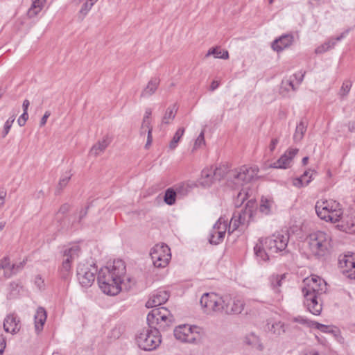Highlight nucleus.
<instances>
[{"label":"nucleus","instance_id":"nucleus-1","mask_svg":"<svg viewBox=\"0 0 355 355\" xmlns=\"http://www.w3.org/2000/svg\"><path fill=\"white\" fill-rule=\"evenodd\" d=\"M126 268L123 261L114 260L112 265L101 268L97 281L101 291L108 295H116L125 285Z\"/></svg>","mask_w":355,"mask_h":355},{"label":"nucleus","instance_id":"nucleus-2","mask_svg":"<svg viewBox=\"0 0 355 355\" xmlns=\"http://www.w3.org/2000/svg\"><path fill=\"white\" fill-rule=\"evenodd\" d=\"M258 171L257 167H248L247 166H242L238 169L230 171L227 164H220L213 169L214 177L216 180L219 181L226 175H228V179L232 182L235 187L250 182L257 175Z\"/></svg>","mask_w":355,"mask_h":355},{"label":"nucleus","instance_id":"nucleus-3","mask_svg":"<svg viewBox=\"0 0 355 355\" xmlns=\"http://www.w3.org/2000/svg\"><path fill=\"white\" fill-rule=\"evenodd\" d=\"M307 287L302 289L304 295V304L307 309L313 315H318L322 311V304L318 302V295L325 293L326 283L318 276H312L306 279Z\"/></svg>","mask_w":355,"mask_h":355},{"label":"nucleus","instance_id":"nucleus-4","mask_svg":"<svg viewBox=\"0 0 355 355\" xmlns=\"http://www.w3.org/2000/svg\"><path fill=\"white\" fill-rule=\"evenodd\" d=\"M306 242L312 254L318 258L328 254L331 248V236L322 231L311 233L306 238Z\"/></svg>","mask_w":355,"mask_h":355},{"label":"nucleus","instance_id":"nucleus-5","mask_svg":"<svg viewBox=\"0 0 355 355\" xmlns=\"http://www.w3.org/2000/svg\"><path fill=\"white\" fill-rule=\"evenodd\" d=\"M315 208L318 216L325 221L335 223L340 220L343 215L340 205L336 201H318Z\"/></svg>","mask_w":355,"mask_h":355},{"label":"nucleus","instance_id":"nucleus-6","mask_svg":"<svg viewBox=\"0 0 355 355\" xmlns=\"http://www.w3.org/2000/svg\"><path fill=\"white\" fill-rule=\"evenodd\" d=\"M136 342L138 347L145 351L155 349L161 343L159 331L157 327H148L142 329L136 336Z\"/></svg>","mask_w":355,"mask_h":355},{"label":"nucleus","instance_id":"nucleus-7","mask_svg":"<svg viewBox=\"0 0 355 355\" xmlns=\"http://www.w3.org/2000/svg\"><path fill=\"white\" fill-rule=\"evenodd\" d=\"M174 321L173 315L165 307L155 308L147 315V322L150 327H155L154 324L158 325V329L166 330Z\"/></svg>","mask_w":355,"mask_h":355},{"label":"nucleus","instance_id":"nucleus-8","mask_svg":"<svg viewBox=\"0 0 355 355\" xmlns=\"http://www.w3.org/2000/svg\"><path fill=\"white\" fill-rule=\"evenodd\" d=\"M98 268L95 263L80 262L76 270V277L82 287L89 288L95 281Z\"/></svg>","mask_w":355,"mask_h":355},{"label":"nucleus","instance_id":"nucleus-9","mask_svg":"<svg viewBox=\"0 0 355 355\" xmlns=\"http://www.w3.org/2000/svg\"><path fill=\"white\" fill-rule=\"evenodd\" d=\"M228 298L220 297L214 293H204L200 298V303L205 312L209 314L212 312L223 311L224 303L227 302Z\"/></svg>","mask_w":355,"mask_h":355},{"label":"nucleus","instance_id":"nucleus-10","mask_svg":"<svg viewBox=\"0 0 355 355\" xmlns=\"http://www.w3.org/2000/svg\"><path fill=\"white\" fill-rule=\"evenodd\" d=\"M150 257L157 268H164L168 263L171 258V250L164 243L155 245L150 250Z\"/></svg>","mask_w":355,"mask_h":355},{"label":"nucleus","instance_id":"nucleus-11","mask_svg":"<svg viewBox=\"0 0 355 355\" xmlns=\"http://www.w3.org/2000/svg\"><path fill=\"white\" fill-rule=\"evenodd\" d=\"M289 239L288 234H277L266 238L265 241V248L270 253H277L283 251L288 245Z\"/></svg>","mask_w":355,"mask_h":355},{"label":"nucleus","instance_id":"nucleus-12","mask_svg":"<svg viewBox=\"0 0 355 355\" xmlns=\"http://www.w3.org/2000/svg\"><path fill=\"white\" fill-rule=\"evenodd\" d=\"M193 329H197V327L192 328L188 324L180 325L174 329V336L181 342L196 343L200 336L198 332L193 331Z\"/></svg>","mask_w":355,"mask_h":355},{"label":"nucleus","instance_id":"nucleus-13","mask_svg":"<svg viewBox=\"0 0 355 355\" xmlns=\"http://www.w3.org/2000/svg\"><path fill=\"white\" fill-rule=\"evenodd\" d=\"M227 226V219L220 217L210 231L209 242L212 245L221 243L224 239Z\"/></svg>","mask_w":355,"mask_h":355},{"label":"nucleus","instance_id":"nucleus-14","mask_svg":"<svg viewBox=\"0 0 355 355\" xmlns=\"http://www.w3.org/2000/svg\"><path fill=\"white\" fill-rule=\"evenodd\" d=\"M338 263L343 273H347L349 278L355 279V258L353 256L346 254L340 256Z\"/></svg>","mask_w":355,"mask_h":355},{"label":"nucleus","instance_id":"nucleus-15","mask_svg":"<svg viewBox=\"0 0 355 355\" xmlns=\"http://www.w3.org/2000/svg\"><path fill=\"white\" fill-rule=\"evenodd\" d=\"M297 148H289L280 158L270 165V167L275 168H287L290 166L293 157L297 155Z\"/></svg>","mask_w":355,"mask_h":355},{"label":"nucleus","instance_id":"nucleus-16","mask_svg":"<svg viewBox=\"0 0 355 355\" xmlns=\"http://www.w3.org/2000/svg\"><path fill=\"white\" fill-rule=\"evenodd\" d=\"M252 210L250 209H245L244 211L234 213L231 218L229 224V232L232 228V232L236 230L240 225L244 224L246 219H250L252 217Z\"/></svg>","mask_w":355,"mask_h":355},{"label":"nucleus","instance_id":"nucleus-17","mask_svg":"<svg viewBox=\"0 0 355 355\" xmlns=\"http://www.w3.org/2000/svg\"><path fill=\"white\" fill-rule=\"evenodd\" d=\"M168 297L169 293L166 291H155L147 301L146 306L148 308H155L164 304L168 300Z\"/></svg>","mask_w":355,"mask_h":355},{"label":"nucleus","instance_id":"nucleus-18","mask_svg":"<svg viewBox=\"0 0 355 355\" xmlns=\"http://www.w3.org/2000/svg\"><path fill=\"white\" fill-rule=\"evenodd\" d=\"M225 297L228 298V300H226L227 302L224 303L223 311L227 314H238L241 313L244 306V304L242 300L239 299H232L228 295H225Z\"/></svg>","mask_w":355,"mask_h":355},{"label":"nucleus","instance_id":"nucleus-19","mask_svg":"<svg viewBox=\"0 0 355 355\" xmlns=\"http://www.w3.org/2000/svg\"><path fill=\"white\" fill-rule=\"evenodd\" d=\"M3 329L6 332L16 334L20 329L19 320L15 314L8 315L3 322Z\"/></svg>","mask_w":355,"mask_h":355},{"label":"nucleus","instance_id":"nucleus-20","mask_svg":"<svg viewBox=\"0 0 355 355\" xmlns=\"http://www.w3.org/2000/svg\"><path fill=\"white\" fill-rule=\"evenodd\" d=\"M111 142V139L108 135H105L101 141H99L94 145L89 150V154L92 156L96 157L101 153L104 152L106 148Z\"/></svg>","mask_w":355,"mask_h":355},{"label":"nucleus","instance_id":"nucleus-21","mask_svg":"<svg viewBox=\"0 0 355 355\" xmlns=\"http://www.w3.org/2000/svg\"><path fill=\"white\" fill-rule=\"evenodd\" d=\"M46 312L42 307H38L35 315V328L37 333H40L46 320Z\"/></svg>","mask_w":355,"mask_h":355},{"label":"nucleus","instance_id":"nucleus-22","mask_svg":"<svg viewBox=\"0 0 355 355\" xmlns=\"http://www.w3.org/2000/svg\"><path fill=\"white\" fill-rule=\"evenodd\" d=\"M215 178L214 177L213 168H205L201 172V178L200 183L203 187H210L214 182Z\"/></svg>","mask_w":355,"mask_h":355},{"label":"nucleus","instance_id":"nucleus-23","mask_svg":"<svg viewBox=\"0 0 355 355\" xmlns=\"http://www.w3.org/2000/svg\"><path fill=\"white\" fill-rule=\"evenodd\" d=\"M159 84V80L157 78H153L150 80L146 87L143 89L141 97L146 98L153 95L157 90Z\"/></svg>","mask_w":355,"mask_h":355},{"label":"nucleus","instance_id":"nucleus-24","mask_svg":"<svg viewBox=\"0 0 355 355\" xmlns=\"http://www.w3.org/2000/svg\"><path fill=\"white\" fill-rule=\"evenodd\" d=\"M178 111V107L176 105L174 104L173 105L169 106L162 117L161 125H166L171 124L173 119H175Z\"/></svg>","mask_w":355,"mask_h":355},{"label":"nucleus","instance_id":"nucleus-25","mask_svg":"<svg viewBox=\"0 0 355 355\" xmlns=\"http://www.w3.org/2000/svg\"><path fill=\"white\" fill-rule=\"evenodd\" d=\"M310 170L306 171L300 178H295L293 180V184L297 188L307 186L312 180V173L310 174Z\"/></svg>","mask_w":355,"mask_h":355},{"label":"nucleus","instance_id":"nucleus-26","mask_svg":"<svg viewBox=\"0 0 355 355\" xmlns=\"http://www.w3.org/2000/svg\"><path fill=\"white\" fill-rule=\"evenodd\" d=\"M259 241L254 248V254L260 260L266 261L269 259V256L264 249L265 241L261 239Z\"/></svg>","mask_w":355,"mask_h":355},{"label":"nucleus","instance_id":"nucleus-27","mask_svg":"<svg viewBox=\"0 0 355 355\" xmlns=\"http://www.w3.org/2000/svg\"><path fill=\"white\" fill-rule=\"evenodd\" d=\"M80 247L77 245H73L71 248H69L64 251L63 261H68V263L71 264L73 259L77 258L79 255Z\"/></svg>","mask_w":355,"mask_h":355},{"label":"nucleus","instance_id":"nucleus-28","mask_svg":"<svg viewBox=\"0 0 355 355\" xmlns=\"http://www.w3.org/2000/svg\"><path fill=\"white\" fill-rule=\"evenodd\" d=\"M46 0H33L32 5L28 11V15L32 17L37 15L44 7Z\"/></svg>","mask_w":355,"mask_h":355},{"label":"nucleus","instance_id":"nucleus-29","mask_svg":"<svg viewBox=\"0 0 355 355\" xmlns=\"http://www.w3.org/2000/svg\"><path fill=\"white\" fill-rule=\"evenodd\" d=\"M212 55L216 58L227 59L229 57L228 51L220 49V46H216L209 50L206 56Z\"/></svg>","mask_w":355,"mask_h":355},{"label":"nucleus","instance_id":"nucleus-30","mask_svg":"<svg viewBox=\"0 0 355 355\" xmlns=\"http://www.w3.org/2000/svg\"><path fill=\"white\" fill-rule=\"evenodd\" d=\"M306 128V124L303 121H301L297 125L293 135V139L295 142L300 141L303 139Z\"/></svg>","mask_w":355,"mask_h":355},{"label":"nucleus","instance_id":"nucleus-31","mask_svg":"<svg viewBox=\"0 0 355 355\" xmlns=\"http://www.w3.org/2000/svg\"><path fill=\"white\" fill-rule=\"evenodd\" d=\"M152 130L153 128L150 124H145L144 121H142L141 126L140 128V134L142 135H144L146 132L148 133L147 141L145 146L146 148H148L151 145L153 141Z\"/></svg>","mask_w":355,"mask_h":355},{"label":"nucleus","instance_id":"nucleus-32","mask_svg":"<svg viewBox=\"0 0 355 355\" xmlns=\"http://www.w3.org/2000/svg\"><path fill=\"white\" fill-rule=\"evenodd\" d=\"M184 131H185V130L184 128H180L175 132L172 140L169 143L168 147L171 150H174L176 148V147L178 146V142L180 141L181 137L183 136V135L184 133Z\"/></svg>","mask_w":355,"mask_h":355},{"label":"nucleus","instance_id":"nucleus-33","mask_svg":"<svg viewBox=\"0 0 355 355\" xmlns=\"http://www.w3.org/2000/svg\"><path fill=\"white\" fill-rule=\"evenodd\" d=\"M25 264V261H23L17 264H12L10 270H6L3 272V276L6 278H10L12 275H15L19 270H21Z\"/></svg>","mask_w":355,"mask_h":355},{"label":"nucleus","instance_id":"nucleus-34","mask_svg":"<svg viewBox=\"0 0 355 355\" xmlns=\"http://www.w3.org/2000/svg\"><path fill=\"white\" fill-rule=\"evenodd\" d=\"M176 192L172 188L166 190L164 200L168 205H172L175 202Z\"/></svg>","mask_w":355,"mask_h":355},{"label":"nucleus","instance_id":"nucleus-35","mask_svg":"<svg viewBox=\"0 0 355 355\" xmlns=\"http://www.w3.org/2000/svg\"><path fill=\"white\" fill-rule=\"evenodd\" d=\"M296 87L293 83V80L291 78L283 80L281 83L280 92L284 94V92H289L291 90L295 91Z\"/></svg>","mask_w":355,"mask_h":355},{"label":"nucleus","instance_id":"nucleus-36","mask_svg":"<svg viewBox=\"0 0 355 355\" xmlns=\"http://www.w3.org/2000/svg\"><path fill=\"white\" fill-rule=\"evenodd\" d=\"M279 42H280L281 44H291L294 42V37L292 34H285L276 38L271 44H277Z\"/></svg>","mask_w":355,"mask_h":355},{"label":"nucleus","instance_id":"nucleus-37","mask_svg":"<svg viewBox=\"0 0 355 355\" xmlns=\"http://www.w3.org/2000/svg\"><path fill=\"white\" fill-rule=\"evenodd\" d=\"M272 205L273 201L267 198H261L259 207L260 211L264 214H270Z\"/></svg>","mask_w":355,"mask_h":355},{"label":"nucleus","instance_id":"nucleus-38","mask_svg":"<svg viewBox=\"0 0 355 355\" xmlns=\"http://www.w3.org/2000/svg\"><path fill=\"white\" fill-rule=\"evenodd\" d=\"M71 174H70V173H67L66 174L63 175L60 181H59V183L57 186V189H56V191H55V193L56 194H59L61 191L67 185L69 181L71 179Z\"/></svg>","mask_w":355,"mask_h":355},{"label":"nucleus","instance_id":"nucleus-39","mask_svg":"<svg viewBox=\"0 0 355 355\" xmlns=\"http://www.w3.org/2000/svg\"><path fill=\"white\" fill-rule=\"evenodd\" d=\"M268 329L274 334L281 335L285 332L284 324L282 322H276L270 327H268Z\"/></svg>","mask_w":355,"mask_h":355},{"label":"nucleus","instance_id":"nucleus-40","mask_svg":"<svg viewBox=\"0 0 355 355\" xmlns=\"http://www.w3.org/2000/svg\"><path fill=\"white\" fill-rule=\"evenodd\" d=\"M352 85V84L350 80L344 81L338 94L341 99L347 96L351 89Z\"/></svg>","mask_w":355,"mask_h":355},{"label":"nucleus","instance_id":"nucleus-41","mask_svg":"<svg viewBox=\"0 0 355 355\" xmlns=\"http://www.w3.org/2000/svg\"><path fill=\"white\" fill-rule=\"evenodd\" d=\"M71 271V263L68 261H62L60 272L62 279H67Z\"/></svg>","mask_w":355,"mask_h":355},{"label":"nucleus","instance_id":"nucleus-42","mask_svg":"<svg viewBox=\"0 0 355 355\" xmlns=\"http://www.w3.org/2000/svg\"><path fill=\"white\" fill-rule=\"evenodd\" d=\"M97 1L98 0H87V1L83 5L80 10V14L85 16Z\"/></svg>","mask_w":355,"mask_h":355},{"label":"nucleus","instance_id":"nucleus-43","mask_svg":"<svg viewBox=\"0 0 355 355\" xmlns=\"http://www.w3.org/2000/svg\"><path fill=\"white\" fill-rule=\"evenodd\" d=\"M293 321L300 324L306 325L308 327L312 328V324L314 321L309 320L303 316H297L293 318Z\"/></svg>","mask_w":355,"mask_h":355},{"label":"nucleus","instance_id":"nucleus-44","mask_svg":"<svg viewBox=\"0 0 355 355\" xmlns=\"http://www.w3.org/2000/svg\"><path fill=\"white\" fill-rule=\"evenodd\" d=\"M15 120V115H12L11 117H10L5 123L4 128H3V137H5L9 132L10 129L13 123V122Z\"/></svg>","mask_w":355,"mask_h":355},{"label":"nucleus","instance_id":"nucleus-45","mask_svg":"<svg viewBox=\"0 0 355 355\" xmlns=\"http://www.w3.org/2000/svg\"><path fill=\"white\" fill-rule=\"evenodd\" d=\"M10 268L11 264L8 257H5L0 260V270H3L5 272L6 270H10Z\"/></svg>","mask_w":355,"mask_h":355},{"label":"nucleus","instance_id":"nucleus-46","mask_svg":"<svg viewBox=\"0 0 355 355\" xmlns=\"http://www.w3.org/2000/svg\"><path fill=\"white\" fill-rule=\"evenodd\" d=\"M205 137H204V130H202L200 133V135H198L197 139H196L193 148H200L202 145H205Z\"/></svg>","mask_w":355,"mask_h":355},{"label":"nucleus","instance_id":"nucleus-47","mask_svg":"<svg viewBox=\"0 0 355 355\" xmlns=\"http://www.w3.org/2000/svg\"><path fill=\"white\" fill-rule=\"evenodd\" d=\"M343 227L345 231L349 233H355V220H352L350 222L347 221L346 224Z\"/></svg>","mask_w":355,"mask_h":355},{"label":"nucleus","instance_id":"nucleus-48","mask_svg":"<svg viewBox=\"0 0 355 355\" xmlns=\"http://www.w3.org/2000/svg\"><path fill=\"white\" fill-rule=\"evenodd\" d=\"M312 328L317 329L324 333L329 332V327L328 326H327L325 324H320L318 322H313V324H312Z\"/></svg>","mask_w":355,"mask_h":355},{"label":"nucleus","instance_id":"nucleus-49","mask_svg":"<svg viewBox=\"0 0 355 355\" xmlns=\"http://www.w3.org/2000/svg\"><path fill=\"white\" fill-rule=\"evenodd\" d=\"M283 279V276L274 277L271 280V284L274 289H276V291H278V288L282 286V280Z\"/></svg>","mask_w":355,"mask_h":355},{"label":"nucleus","instance_id":"nucleus-50","mask_svg":"<svg viewBox=\"0 0 355 355\" xmlns=\"http://www.w3.org/2000/svg\"><path fill=\"white\" fill-rule=\"evenodd\" d=\"M28 119V113H24L19 116L17 120V123L19 126H24Z\"/></svg>","mask_w":355,"mask_h":355},{"label":"nucleus","instance_id":"nucleus-51","mask_svg":"<svg viewBox=\"0 0 355 355\" xmlns=\"http://www.w3.org/2000/svg\"><path fill=\"white\" fill-rule=\"evenodd\" d=\"M331 46H318L315 49V53L316 54L324 53V52L329 51L331 49Z\"/></svg>","mask_w":355,"mask_h":355},{"label":"nucleus","instance_id":"nucleus-52","mask_svg":"<svg viewBox=\"0 0 355 355\" xmlns=\"http://www.w3.org/2000/svg\"><path fill=\"white\" fill-rule=\"evenodd\" d=\"M152 114L150 109H146L145 112V114L143 119V121H144L145 124H150V115Z\"/></svg>","mask_w":355,"mask_h":355},{"label":"nucleus","instance_id":"nucleus-53","mask_svg":"<svg viewBox=\"0 0 355 355\" xmlns=\"http://www.w3.org/2000/svg\"><path fill=\"white\" fill-rule=\"evenodd\" d=\"M347 33V31L341 33L340 35L336 36V37H332L328 42L327 44H335L336 42H339L341 38L345 37V35Z\"/></svg>","mask_w":355,"mask_h":355},{"label":"nucleus","instance_id":"nucleus-54","mask_svg":"<svg viewBox=\"0 0 355 355\" xmlns=\"http://www.w3.org/2000/svg\"><path fill=\"white\" fill-rule=\"evenodd\" d=\"M51 112L49 111H46L44 116L42 117L40 125V126H44L46 123L47 119L50 116Z\"/></svg>","mask_w":355,"mask_h":355},{"label":"nucleus","instance_id":"nucleus-55","mask_svg":"<svg viewBox=\"0 0 355 355\" xmlns=\"http://www.w3.org/2000/svg\"><path fill=\"white\" fill-rule=\"evenodd\" d=\"M69 207L70 206L69 204H64L60 207L58 213L64 214L67 212H68V211L69 210Z\"/></svg>","mask_w":355,"mask_h":355},{"label":"nucleus","instance_id":"nucleus-56","mask_svg":"<svg viewBox=\"0 0 355 355\" xmlns=\"http://www.w3.org/2000/svg\"><path fill=\"white\" fill-rule=\"evenodd\" d=\"M6 196V191L3 189L0 190V207L4 205Z\"/></svg>","mask_w":355,"mask_h":355},{"label":"nucleus","instance_id":"nucleus-57","mask_svg":"<svg viewBox=\"0 0 355 355\" xmlns=\"http://www.w3.org/2000/svg\"><path fill=\"white\" fill-rule=\"evenodd\" d=\"M35 283L39 288H42L44 286V280L40 276L35 277Z\"/></svg>","mask_w":355,"mask_h":355},{"label":"nucleus","instance_id":"nucleus-58","mask_svg":"<svg viewBox=\"0 0 355 355\" xmlns=\"http://www.w3.org/2000/svg\"><path fill=\"white\" fill-rule=\"evenodd\" d=\"M278 142H279V140L277 138L272 139L270 144L269 146V148L271 152H272L275 149L276 146L277 145Z\"/></svg>","mask_w":355,"mask_h":355},{"label":"nucleus","instance_id":"nucleus-59","mask_svg":"<svg viewBox=\"0 0 355 355\" xmlns=\"http://www.w3.org/2000/svg\"><path fill=\"white\" fill-rule=\"evenodd\" d=\"M6 348V342L3 337L0 336V355H1Z\"/></svg>","mask_w":355,"mask_h":355},{"label":"nucleus","instance_id":"nucleus-60","mask_svg":"<svg viewBox=\"0 0 355 355\" xmlns=\"http://www.w3.org/2000/svg\"><path fill=\"white\" fill-rule=\"evenodd\" d=\"M29 105H30L29 101L27 99H25L22 104L24 113H28V108Z\"/></svg>","mask_w":355,"mask_h":355},{"label":"nucleus","instance_id":"nucleus-61","mask_svg":"<svg viewBox=\"0 0 355 355\" xmlns=\"http://www.w3.org/2000/svg\"><path fill=\"white\" fill-rule=\"evenodd\" d=\"M287 46H271V48L274 51L279 53V52L282 51Z\"/></svg>","mask_w":355,"mask_h":355},{"label":"nucleus","instance_id":"nucleus-62","mask_svg":"<svg viewBox=\"0 0 355 355\" xmlns=\"http://www.w3.org/2000/svg\"><path fill=\"white\" fill-rule=\"evenodd\" d=\"M87 214V208L83 209L80 211L79 220H81Z\"/></svg>","mask_w":355,"mask_h":355},{"label":"nucleus","instance_id":"nucleus-63","mask_svg":"<svg viewBox=\"0 0 355 355\" xmlns=\"http://www.w3.org/2000/svg\"><path fill=\"white\" fill-rule=\"evenodd\" d=\"M219 86V83L216 80H214L212 81L211 85H210V89L211 91H214Z\"/></svg>","mask_w":355,"mask_h":355},{"label":"nucleus","instance_id":"nucleus-64","mask_svg":"<svg viewBox=\"0 0 355 355\" xmlns=\"http://www.w3.org/2000/svg\"><path fill=\"white\" fill-rule=\"evenodd\" d=\"M348 129L350 132L355 130V121H352L348 123Z\"/></svg>","mask_w":355,"mask_h":355}]
</instances>
